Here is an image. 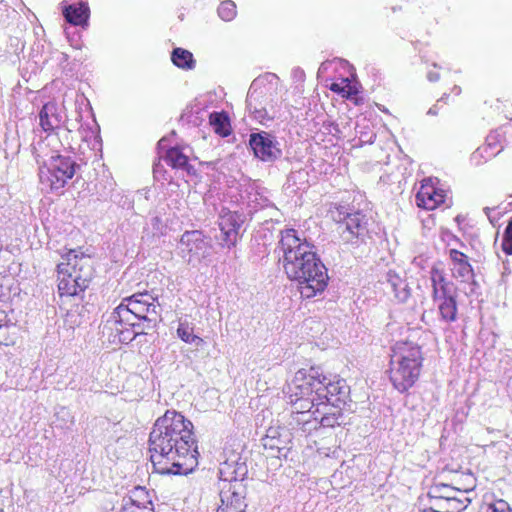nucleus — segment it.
I'll return each instance as SVG.
<instances>
[{
  "instance_id": "nucleus-1",
  "label": "nucleus",
  "mask_w": 512,
  "mask_h": 512,
  "mask_svg": "<svg viewBox=\"0 0 512 512\" xmlns=\"http://www.w3.org/2000/svg\"><path fill=\"white\" fill-rule=\"evenodd\" d=\"M193 424L181 413L166 411L149 435V450L155 472L162 475H187L198 465Z\"/></svg>"
},
{
  "instance_id": "nucleus-2",
  "label": "nucleus",
  "mask_w": 512,
  "mask_h": 512,
  "mask_svg": "<svg viewBox=\"0 0 512 512\" xmlns=\"http://www.w3.org/2000/svg\"><path fill=\"white\" fill-rule=\"evenodd\" d=\"M283 253V268L289 279L298 283L300 294L312 298L328 284L327 268L314 251V246L301 240L294 229L281 231L278 244Z\"/></svg>"
},
{
  "instance_id": "nucleus-3",
  "label": "nucleus",
  "mask_w": 512,
  "mask_h": 512,
  "mask_svg": "<svg viewBox=\"0 0 512 512\" xmlns=\"http://www.w3.org/2000/svg\"><path fill=\"white\" fill-rule=\"evenodd\" d=\"M334 380L324 375L320 367H310L309 369H299L289 386V403L291 404V413L293 421L300 424L309 422V413L311 409L321 407L327 398V390Z\"/></svg>"
},
{
  "instance_id": "nucleus-4",
  "label": "nucleus",
  "mask_w": 512,
  "mask_h": 512,
  "mask_svg": "<svg viewBox=\"0 0 512 512\" xmlns=\"http://www.w3.org/2000/svg\"><path fill=\"white\" fill-rule=\"evenodd\" d=\"M423 363L421 348L408 343H397L390 360L389 379L394 389L407 392L419 379Z\"/></svg>"
},
{
  "instance_id": "nucleus-5",
  "label": "nucleus",
  "mask_w": 512,
  "mask_h": 512,
  "mask_svg": "<svg viewBox=\"0 0 512 512\" xmlns=\"http://www.w3.org/2000/svg\"><path fill=\"white\" fill-rule=\"evenodd\" d=\"M66 262L57 265L58 291L61 296H76L83 292L94 276L92 260L89 256L70 250Z\"/></svg>"
},
{
  "instance_id": "nucleus-6",
  "label": "nucleus",
  "mask_w": 512,
  "mask_h": 512,
  "mask_svg": "<svg viewBox=\"0 0 512 512\" xmlns=\"http://www.w3.org/2000/svg\"><path fill=\"white\" fill-rule=\"evenodd\" d=\"M41 143L32 145L33 154L39 165L40 183L51 191H59L72 179L79 164L70 156L51 155L48 159L40 153Z\"/></svg>"
},
{
  "instance_id": "nucleus-7",
  "label": "nucleus",
  "mask_w": 512,
  "mask_h": 512,
  "mask_svg": "<svg viewBox=\"0 0 512 512\" xmlns=\"http://www.w3.org/2000/svg\"><path fill=\"white\" fill-rule=\"evenodd\" d=\"M278 77L267 73L254 79L249 87L246 97V109L253 119L263 123L272 120L274 115L270 112L274 109Z\"/></svg>"
},
{
  "instance_id": "nucleus-8",
  "label": "nucleus",
  "mask_w": 512,
  "mask_h": 512,
  "mask_svg": "<svg viewBox=\"0 0 512 512\" xmlns=\"http://www.w3.org/2000/svg\"><path fill=\"white\" fill-rule=\"evenodd\" d=\"M327 392V398L324 399L325 403L316 408L314 413L322 414L320 419L322 427L333 428L345 423L342 410L350 400V387L344 379H336Z\"/></svg>"
},
{
  "instance_id": "nucleus-9",
  "label": "nucleus",
  "mask_w": 512,
  "mask_h": 512,
  "mask_svg": "<svg viewBox=\"0 0 512 512\" xmlns=\"http://www.w3.org/2000/svg\"><path fill=\"white\" fill-rule=\"evenodd\" d=\"M331 216L338 225L337 231L346 243H352L354 239H363L368 232V218L359 210L352 211L340 205L331 211Z\"/></svg>"
},
{
  "instance_id": "nucleus-10",
  "label": "nucleus",
  "mask_w": 512,
  "mask_h": 512,
  "mask_svg": "<svg viewBox=\"0 0 512 512\" xmlns=\"http://www.w3.org/2000/svg\"><path fill=\"white\" fill-rule=\"evenodd\" d=\"M122 301H125L126 307H129L132 311L131 313L138 319L147 320L148 325L161 321L160 311L158 310L160 304L157 295L147 291L138 292L122 299Z\"/></svg>"
},
{
  "instance_id": "nucleus-11",
  "label": "nucleus",
  "mask_w": 512,
  "mask_h": 512,
  "mask_svg": "<svg viewBox=\"0 0 512 512\" xmlns=\"http://www.w3.org/2000/svg\"><path fill=\"white\" fill-rule=\"evenodd\" d=\"M249 146L254 156L263 162H274L282 157V149L276 136L266 131L249 135Z\"/></svg>"
},
{
  "instance_id": "nucleus-12",
  "label": "nucleus",
  "mask_w": 512,
  "mask_h": 512,
  "mask_svg": "<svg viewBox=\"0 0 512 512\" xmlns=\"http://www.w3.org/2000/svg\"><path fill=\"white\" fill-rule=\"evenodd\" d=\"M246 217L238 211L223 208L219 215L218 225L221 231L220 245L226 248L235 247L240 238V228Z\"/></svg>"
},
{
  "instance_id": "nucleus-13",
  "label": "nucleus",
  "mask_w": 512,
  "mask_h": 512,
  "mask_svg": "<svg viewBox=\"0 0 512 512\" xmlns=\"http://www.w3.org/2000/svg\"><path fill=\"white\" fill-rule=\"evenodd\" d=\"M219 489L221 504L217 512H245L247 504L245 502L246 486L244 483H225L219 485Z\"/></svg>"
},
{
  "instance_id": "nucleus-14",
  "label": "nucleus",
  "mask_w": 512,
  "mask_h": 512,
  "mask_svg": "<svg viewBox=\"0 0 512 512\" xmlns=\"http://www.w3.org/2000/svg\"><path fill=\"white\" fill-rule=\"evenodd\" d=\"M178 248L183 257L189 256L188 261L190 262L192 257L200 259L208 256L210 245L201 231L192 230L186 231L181 236Z\"/></svg>"
},
{
  "instance_id": "nucleus-15",
  "label": "nucleus",
  "mask_w": 512,
  "mask_h": 512,
  "mask_svg": "<svg viewBox=\"0 0 512 512\" xmlns=\"http://www.w3.org/2000/svg\"><path fill=\"white\" fill-rule=\"evenodd\" d=\"M38 117L41 130L47 134L56 132L64 123L62 111L54 102H48L43 105Z\"/></svg>"
},
{
  "instance_id": "nucleus-16",
  "label": "nucleus",
  "mask_w": 512,
  "mask_h": 512,
  "mask_svg": "<svg viewBox=\"0 0 512 512\" xmlns=\"http://www.w3.org/2000/svg\"><path fill=\"white\" fill-rule=\"evenodd\" d=\"M383 284L385 285V290L392 293L399 302L407 301L411 295V289L407 280L392 270L386 273Z\"/></svg>"
},
{
  "instance_id": "nucleus-17",
  "label": "nucleus",
  "mask_w": 512,
  "mask_h": 512,
  "mask_svg": "<svg viewBox=\"0 0 512 512\" xmlns=\"http://www.w3.org/2000/svg\"><path fill=\"white\" fill-rule=\"evenodd\" d=\"M247 474L248 469L245 463L226 461L221 464L219 469V485H224L225 483L234 484L236 482L243 483L247 477Z\"/></svg>"
},
{
  "instance_id": "nucleus-18",
  "label": "nucleus",
  "mask_w": 512,
  "mask_h": 512,
  "mask_svg": "<svg viewBox=\"0 0 512 512\" xmlns=\"http://www.w3.org/2000/svg\"><path fill=\"white\" fill-rule=\"evenodd\" d=\"M449 256L454 265L453 270L455 272V277L461 278L464 282L471 281L473 286H477V282L474 279V271L468 261V257L456 249H451L449 251Z\"/></svg>"
},
{
  "instance_id": "nucleus-19",
  "label": "nucleus",
  "mask_w": 512,
  "mask_h": 512,
  "mask_svg": "<svg viewBox=\"0 0 512 512\" xmlns=\"http://www.w3.org/2000/svg\"><path fill=\"white\" fill-rule=\"evenodd\" d=\"M417 205L426 210H433L438 205L444 203L445 195L442 190L433 187L422 186L416 196Z\"/></svg>"
},
{
  "instance_id": "nucleus-20",
  "label": "nucleus",
  "mask_w": 512,
  "mask_h": 512,
  "mask_svg": "<svg viewBox=\"0 0 512 512\" xmlns=\"http://www.w3.org/2000/svg\"><path fill=\"white\" fill-rule=\"evenodd\" d=\"M430 280L432 285V299L453 293V284L446 279L444 271L437 266L431 268Z\"/></svg>"
},
{
  "instance_id": "nucleus-21",
  "label": "nucleus",
  "mask_w": 512,
  "mask_h": 512,
  "mask_svg": "<svg viewBox=\"0 0 512 512\" xmlns=\"http://www.w3.org/2000/svg\"><path fill=\"white\" fill-rule=\"evenodd\" d=\"M165 161L174 169H181L188 175H196V169L189 164L188 156L183 152V149L175 146L167 150Z\"/></svg>"
},
{
  "instance_id": "nucleus-22",
  "label": "nucleus",
  "mask_w": 512,
  "mask_h": 512,
  "mask_svg": "<svg viewBox=\"0 0 512 512\" xmlns=\"http://www.w3.org/2000/svg\"><path fill=\"white\" fill-rule=\"evenodd\" d=\"M433 301L437 303L441 320L447 323L456 321L458 309L454 293L438 297L437 299H433Z\"/></svg>"
},
{
  "instance_id": "nucleus-23",
  "label": "nucleus",
  "mask_w": 512,
  "mask_h": 512,
  "mask_svg": "<svg viewBox=\"0 0 512 512\" xmlns=\"http://www.w3.org/2000/svg\"><path fill=\"white\" fill-rule=\"evenodd\" d=\"M89 12V7L87 3L84 2L78 5H67L63 8V15L66 21L75 26L86 24L89 18Z\"/></svg>"
},
{
  "instance_id": "nucleus-24",
  "label": "nucleus",
  "mask_w": 512,
  "mask_h": 512,
  "mask_svg": "<svg viewBox=\"0 0 512 512\" xmlns=\"http://www.w3.org/2000/svg\"><path fill=\"white\" fill-rule=\"evenodd\" d=\"M131 312V309H129V307H126L125 301H121V303L111 313L110 318L107 320V323L111 325H120L121 327L130 328L132 327V324L140 320Z\"/></svg>"
},
{
  "instance_id": "nucleus-25",
  "label": "nucleus",
  "mask_w": 512,
  "mask_h": 512,
  "mask_svg": "<svg viewBox=\"0 0 512 512\" xmlns=\"http://www.w3.org/2000/svg\"><path fill=\"white\" fill-rule=\"evenodd\" d=\"M177 337L183 342L192 344L195 347H201L205 341L200 336L194 334V325L187 319H180L176 330Z\"/></svg>"
},
{
  "instance_id": "nucleus-26",
  "label": "nucleus",
  "mask_w": 512,
  "mask_h": 512,
  "mask_svg": "<svg viewBox=\"0 0 512 512\" xmlns=\"http://www.w3.org/2000/svg\"><path fill=\"white\" fill-rule=\"evenodd\" d=\"M465 505L459 498L432 500L429 510L423 512H459Z\"/></svg>"
},
{
  "instance_id": "nucleus-27",
  "label": "nucleus",
  "mask_w": 512,
  "mask_h": 512,
  "mask_svg": "<svg viewBox=\"0 0 512 512\" xmlns=\"http://www.w3.org/2000/svg\"><path fill=\"white\" fill-rule=\"evenodd\" d=\"M172 63L183 70H192L195 68L196 61L193 54L184 48H174L171 52Z\"/></svg>"
},
{
  "instance_id": "nucleus-28",
  "label": "nucleus",
  "mask_w": 512,
  "mask_h": 512,
  "mask_svg": "<svg viewBox=\"0 0 512 512\" xmlns=\"http://www.w3.org/2000/svg\"><path fill=\"white\" fill-rule=\"evenodd\" d=\"M209 122L218 135L226 137L231 133L230 120L224 112L211 113Z\"/></svg>"
},
{
  "instance_id": "nucleus-29",
  "label": "nucleus",
  "mask_w": 512,
  "mask_h": 512,
  "mask_svg": "<svg viewBox=\"0 0 512 512\" xmlns=\"http://www.w3.org/2000/svg\"><path fill=\"white\" fill-rule=\"evenodd\" d=\"M247 203L248 206L255 212L264 208H270L274 211L277 210L275 205L269 200L268 197H266L262 192H259L253 188L248 192Z\"/></svg>"
},
{
  "instance_id": "nucleus-30",
  "label": "nucleus",
  "mask_w": 512,
  "mask_h": 512,
  "mask_svg": "<svg viewBox=\"0 0 512 512\" xmlns=\"http://www.w3.org/2000/svg\"><path fill=\"white\" fill-rule=\"evenodd\" d=\"M460 491L446 484H439L432 487L428 495L432 500L458 498L456 496Z\"/></svg>"
},
{
  "instance_id": "nucleus-31",
  "label": "nucleus",
  "mask_w": 512,
  "mask_h": 512,
  "mask_svg": "<svg viewBox=\"0 0 512 512\" xmlns=\"http://www.w3.org/2000/svg\"><path fill=\"white\" fill-rule=\"evenodd\" d=\"M283 434V429L280 430L279 428L270 427L267 430L266 436L263 438V446L266 449H275L278 452H281L283 447L280 446V443H274V441L277 437H283Z\"/></svg>"
},
{
  "instance_id": "nucleus-32",
  "label": "nucleus",
  "mask_w": 512,
  "mask_h": 512,
  "mask_svg": "<svg viewBox=\"0 0 512 512\" xmlns=\"http://www.w3.org/2000/svg\"><path fill=\"white\" fill-rule=\"evenodd\" d=\"M481 512H512V509L505 500L497 499L491 502H484Z\"/></svg>"
},
{
  "instance_id": "nucleus-33",
  "label": "nucleus",
  "mask_w": 512,
  "mask_h": 512,
  "mask_svg": "<svg viewBox=\"0 0 512 512\" xmlns=\"http://www.w3.org/2000/svg\"><path fill=\"white\" fill-rule=\"evenodd\" d=\"M236 5L231 0L223 1L218 8V15L224 21H231L236 16Z\"/></svg>"
},
{
  "instance_id": "nucleus-34",
  "label": "nucleus",
  "mask_w": 512,
  "mask_h": 512,
  "mask_svg": "<svg viewBox=\"0 0 512 512\" xmlns=\"http://www.w3.org/2000/svg\"><path fill=\"white\" fill-rule=\"evenodd\" d=\"M157 325L158 323L148 325L147 320H139L132 324V327H130V329L133 333V336L137 337L140 335H147L151 331H155Z\"/></svg>"
},
{
  "instance_id": "nucleus-35",
  "label": "nucleus",
  "mask_w": 512,
  "mask_h": 512,
  "mask_svg": "<svg viewBox=\"0 0 512 512\" xmlns=\"http://www.w3.org/2000/svg\"><path fill=\"white\" fill-rule=\"evenodd\" d=\"M502 250L507 254H512V218L508 222L502 237Z\"/></svg>"
},
{
  "instance_id": "nucleus-36",
  "label": "nucleus",
  "mask_w": 512,
  "mask_h": 512,
  "mask_svg": "<svg viewBox=\"0 0 512 512\" xmlns=\"http://www.w3.org/2000/svg\"><path fill=\"white\" fill-rule=\"evenodd\" d=\"M112 326H113L112 328H114L118 333L120 343H129L136 338L135 336H133V333L130 328H127V327L119 328L118 325H112Z\"/></svg>"
},
{
  "instance_id": "nucleus-37",
  "label": "nucleus",
  "mask_w": 512,
  "mask_h": 512,
  "mask_svg": "<svg viewBox=\"0 0 512 512\" xmlns=\"http://www.w3.org/2000/svg\"><path fill=\"white\" fill-rule=\"evenodd\" d=\"M283 437H277L274 441V443H280V446L283 447V449L286 448V445L288 442H290V433L288 432V430L286 429H283Z\"/></svg>"
},
{
  "instance_id": "nucleus-38",
  "label": "nucleus",
  "mask_w": 512,
  "mask_h": 512,
  "mask_svg": "<svg viewBox=\"0 0 512 512\" xmlns=\"http://www.w3.org/2000/svg\"><path fill=\"white\" fill-rule=\"evenodd\" d=\"M511 274V269L509 267L508 262L503 263V271H502V280L504 281L505 277Z\"/></svg>"
},
{
  "instance_id": "nucleus-39",
  "label": "nucleus",
  "mask_w": 512,
  "mask_h": 512,
  "mask_svg": "<svg viewBox=\"0 0 512 512\" xmlns=\"http://www.w3.org/2000/svg\"><path fill=\"white\" fill-rule=\"evenodd\" d=\"M427 78L430 82H437L440 79V75L437 72H428Z\"/></svg>"
},
{
  "instance_id": "nucleus-40",
  "label": "nucleus",
  "mask_w": 512,
  "mask_h": 512,
  "mask_svg": "<svg viewBox=\"0 0 512 512\" xmlns=\"http://www.w3.org/2000/svg\"><path fill=\"white\" fill-rule=\"evenodd\" d=\"M9 328L8 325H2L0 324V342L7 341V339L4 337V332Z\"/></svg>"
},
{
  "instance_id": "nucleus-41",
  "label": "nucleus",
  "mask_w": 512,
  "mask_h": 512,
  "mask_svg": "<svg viewBox=\"0 0 512 512\" xmlns=\"http://www.w3.org/2000/svg\"><path fill=\"white\" fill-rule=\"evenodd\" d=\"M438 111H437V104L434 105L433 107H431L429 110H428V114L429 115H437Z\"/></svg>"
},
{
  "instance_id": "nucleus-42",
  "label": "nucleus",
  "mask_w": 512,
  "mask_h": 512,
  "mask_svg": "<svg viewBox=\"0 0 512 512\" xmlns=\"http://www.w3.org/2000/svg\"><path fill=\"white\" fill-rule=\"evenodd\" d=\"M493 209L492 208H489V207H485L484 208V213L486 214V216L490 219V212L492 211Z\"/></svg>"
},
{
  "instance_id": "nucleus-43",
  "label": "nucleus",
  "mask_w": 512,
  "mask_h": 512,
  "mask_svg": "<svg viewBox=\"0 0 512 512\" xmlns=\"http://www.w3.org/2000/svg\"><path fill=\"white\" fill-rule=\"evenodd\" d=\"M453 92L456 95H459L461 93V88L459 86L455 85L454 88H453Z\"/></svg>"
},
{
  "instance_id": "nucleus-44",
  "label": "nucleus",
  "mask_w": 512,
  "mask_h": 512,
  "mask_svg": "<svg viewBox=\"0 0 512 512\" xmlns=\"http://www.w3.org/2000/svg\"><path fill=\"white\" fill-rule=\"evenodd\" d=\"M448 97L447 94H444L438 101L437 103L441 102V101H444L446 98Z\"/></svg>"
},
{
  "instance_id": "nucleus-45",
  "label": "nucleus",
  "mask_w": 512,
  "mask_h": 512,
  "mask_svg": "<svg viewBox=\"0 0 512 512\" xmlns=\"http://www.w3.org/2000/svg\"><path fill=\"white\" fill-rule=\"evenodd\" d=\"M331 89L333 91H338V85L337 84H332Z\"/></svg>"
},
{
  "instance_id": "nucleus-46",
  "label": "nucleus",
  "mask_w": 512,
  "mask_h": 512,
  "mask_svg": "<svg viewBox=\"0 0 512 512\" xmlns=\"http://www.w3.org/2000/svg\"><path fill=\"white\" fill-rule=\"evenodd\" d=\"M65 128H66L67 131H72V128L69 125H67V124H65Z\"/></svg>"
},
{
  "instance_id": "nucleus-47",
  "label": "nucleus",
  "mask_w": 512,
  "mask_h": 512,
  "mask_svg": "<svg viewBox=\"0 0 512 512\" xmlns=\"http://www.w3.org/2000/svg\"><path fill=\"white\" fill-rule=\"evenodd\" d=\"M164 141H165V139L163 138V139H161V140L159 141V143H158V144H159L160 146H162V145H163V143H164Z\"/></svg>"
},
{
  "instance_id": "nucleus-48",
  "label": "nucleus",
  "mask_w": 512,
  "mask_h": 512,
  "mask_svg": "<svg viewBox=\"0 0 512 512\" xmlns=\"http://www.w3.org/2000/svg\"><path fill=\"white\" fill-rule=\"evenodd\" d=\"M0 512H3V510H0Z\"/></svg>"
}]
</instances>
